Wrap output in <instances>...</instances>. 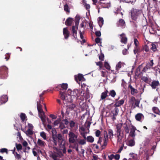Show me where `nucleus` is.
Instances as JSON below:
<instances>
[{"instance_id":"1","label":"nucleus","mask_w":160,"mask_h":160,"mask_svg":"<svg viewBox=\"0 0 160 160\" xmlns=\"http://www.w3.org/2000/svg\"><path fill=\"white\" fill-rule=\"evenodd\" d=\"M57 132L55 128L52 130V142H53L54 145L57 146L58 145L57 140L59 144L60 147H61L63 142L64 141L62 135L61 133L57 134Z\"/></svg>"},{"instance_id":"2","label":"nucleus","mask_w":160,"mask_h":160,"mask_svg":"<svg viewBox=\"0 0 160 160\" xmlns=\"http://www.w3.org/2000/svg\"><path fill=\"white\" fill-rule=\"evenodd\" d=\"M68 88V84L66 83H63L58 85L56 88H53V90L59 91L60 94L66 93L65 92Z\"/></svg>"},{"instance_id":"3","label":"nucleus","mask_w":160,"mask_h":160,"mask_svg":"<svg viewBox=\"0 0 160 160\" xmlns=\"http://www.w3.org/2000/svg\"><path fill=\"white\" fill-rule=\"evenodd\" d=\"M8 69L6 66L0 67V79H5L8 76Z\"/></svg>"},{"instance_id":"4","label":"nucleus","mask_w":160,"mask_h":160,"mask_svg":"<svg viewBox=\"0 0 160 160\" xmlns=\"http://www.w3.org/2000/svg\"><path fill=\"white\" fill-rule=\"evenodd\" d=\"M104 139H103V145H101V149L102 150L106 148L107 145V143L109 142V135L107 131L105 130L103 131Z\"/></svg>"},{"instance_id":"5","label":"nucleus","mask_w":160,"mask_h":160,"mask_svg":"<svg viewBox=\"0 0 160 160\" xmlns=\"http://www.w3.org/2000/svg\"><path fill=\"white\" fill-rule=\"evenodd\" d=\"M82 92L80 89H75L72 92V96H69V98H75L76 100H77L81 94Z\"/></svg>"},{"instance_id":"6","label":"nucleus","mask_w":160,"mask_h":160,"mask_svg":"<svg viewBox=\"0 0 160 160\" xmlns=\"http://www.w3.org/2000/svg\"><path fill=\"white\" fill-rule=\"evenodd\" d=\"M68 137H69L68 141L70 143H74L78 138L77 135L71 131L69 132Z\"/></svg>"},{"instance_id":"7","label":"nucleus","mask_w":160,"mask_h":160,"mask_svg":"<svg viewBox=\"0 0 160 160\" xmlns=\"http://www.w3.org/2000/svg\"><path fill=\"white\" fill-rule=\"evenodd\" d=\"M139 11H131V17L132 19L136 20L139 15Z\"/></svg>"},{"instance_id":"8","label":"nucleus","mask_w":160,"mask_h":160,"mask_svg":"<svg viewBox=\"0 0 160 160\" xmlns=\"http://www.w3.org/2000/svg\"><path fill=\"white\" fill-rule=\"evenodd\" d=\"M120 36L121 42L125 44H126L127 43L128 38L125 34L124 33H122L120 35Z\"/></svg>"},{"instance_id":"9","label":"nucleus","mask_w":160,"mask_h":160,"mask_svg":"<svg viewBox=\"0 0 160 160\" xmlns=\"http://www.w3.org/2000/svg\"><path fill=\"white\" fill-rule=\"evenodd\" d=\"M72 34L74 38L76 39L77 38V31L78 28H77V27L74 26H72Z\"/></svg>"},{"instance_id":"10","label":"nucleus","mask_w":160,"mask_h":160,"mask_svg":"<svg viewBox=\"0 0 160 160\" xmlns=\"http://www.w3.org/2000/svg\"><path fill=\"white\" fill-rule=\"evenodd\" d=\"M136 130V128L133 125H132L131 128L130 129V132L129 134V136L133 138H134L135 137L136 134H135V131Z\"/></svg>"},{"instance_id":"11","label":"nucleus","mask_w":160,"mask_h":160,"mask_svg":"<svg viewBox=\"0 0 160 160\" xmlns=\"http://www.w3.org/2000/svg\"><path fill=\"white\" fill-rule=\"evenodd\" d=\"M37 108L38 110L39 114H44V113L42 109V105L40 103V102L37 101Z\"/></svg>"},{"instance_id":"12","label":"nucleus","mask_w":160,"mask_h":160,"mask_svg":"<svg viewBox=\"0 0 160 160\" xmlns=\"http://www.w3.org/2000/svg\"><path fill=\"white\" fill-rule=\"evenodd\" d=\"M60 97L61 99L64 100L66 102H70V99H71L72 98H69V97H68V96L66 95V93H62V94H60Z\"/></svg>"},{"instance_id":"13","label":"nucleus","mask_w":160,"mask_h":160,"mask_svg":"<svg viewBox=\"0 0 160 160\" xmlns=\"http://www.w3.org/2000/svg\"><path fill=\"white\" fill-rule=\"evenodd\" d=\"M129 155L131 158L129 159H131V160H139L140 159L139 155L136 154L132 152L130 153Z\"/></svg>"},{"instance_id":"14","label":"nucleus","mask_w":160,"mask_h":160,"mask_svg":"<svg viewBox=\"0 0 160 160\" xmlns=\"http://www.w3.org/2000/svg\"><path fill=\"white\" fill-rule=\"evenodd\" d=\"M119 99V97L117 99H116L115 100V101H117L114 105V106L115 107H119L121 105H122L124 103V100L123 99H121L118 101Z\"/></svg>"},{"instance_id":"15","label":"nucleus","mask_w":160,"mask_h":160,"mask_svg":"<svg viewBox=\"0 0 160 160\" xmlns=\"http://www.w3.org/2000/svg\"><path fill=\"white\" fill-rule=\"evenodd\" d=\"M8 98L7 95H2L0 97V105L6 103L8 101Z\"/></svg>"},{"instance_id":"16","label":"nucleus","mask_w":160,"mask_h":160,"mask_svg":"<svg viewBox=\"0 0 160 160\" xmlns=\"http://www.w3.org/2000/svg\"><path fill=\"white\" fill-rule=\"evenodd\" d=\"M63 32L65 39H68L70 33L69 31L67 29V28H63Z\"/></svg>"},{"instance_id":"17","label":"nucleus","mask_w":160,"mask_h":160,"mask_svg":"<svg viewBox=\"0 0 160 160\" xmlns=\"http://www.w3.org/2000/svg\"><path fill=\"white\" fill-rule=\"evenodd\" d=\"M37 145H35L36 147H38V146L41 147H44L46 144L45 142L40 139H38L37 142Z\"/></svg>"},{"instance_id":"18","label":"nucleus","mask_w":160,"mask_h":160,"mask_svg":"<svg viewBox=\"0 0 160 160\" xmlns=\"http://www.w3.org/2000/svg\"><path fill=\"white\" fill-rule=\"evenodd\" d=\"M159 84V82L158 81L154 80L152 82L150 86L152 89H155L158 86Z\"/></svg>"},{"instance_id":"19","label":"nucleus","mask_w":160,"mask_h":160,"mask_svg":"<svg viewBox=\"0 0 160 160\" xmlns=\"http://www.w3.org/2000/svg\"><path fill=\"white\" fill-rule=\"evenodd\" d=\"M84 79L83 75L81 74H78V75L75 76V81L78 82V80L81 81L82 80V79Z\"/></svg>"},{"instance_id":"20","label":"nucleus","mask_w":160,"mask_h":160,"mask_svg":"<svg viewBox=\"0 0 160 160\" xmlns=\"http://www.w3.org/2000/svg\"><path fill=\"white\" fill-rule=\"evenodd\" d=\"M73 21V20L72 18H68L66 19L65 22V24L67 26H70L71 25Z\"/></svg>"},{"instance_id":"21","label":"nucleus","mask_w":160,"mask_h":160,"mask_svg":"<svg viewBox=\"0 0 160 160\" xmlns=\"http://www.w3.org/2000/svg\"><path fill=\"white\" fill-rule=\"evenodd\" d=\"M108 92L107 90H106L105 91L102 92L101 95L100 100H103L104 99L108 96Z\"/></svg>"},{"instance_id":"22","label":"nucleus","mask_w":160,"mask_h":160,"mask_svg":"<svg viewBox=\"0 0 160 160\" xmlns=\"http://www.w3.org/2000/svg\"><path fill=\"white\" fill-rule=\"evenodd\" d=\"M127 145L130 147L134 146L135 145V142L134 140V138H133V139H130L127 142Z\"/></svg>"},{"instance_id":"23","label":"nucleus","mask_w":160,"mask_h":160,"mask_svg":"<svg viewBox=\"0 0 160 160\" xmlns=\"http://www.w3.org/2000/svg\"><path fill=\"white\" fill-rule=\"evenodd\" d=\"M21 130L26 135L28 136H29L32 135L33 133V131L32 130H31L30 129H28L27 131H24L23 129H21Z\"/></svg>"},{"instance_id":"24","label":"nucleus","mask_w":160,"mask_h":160,"mask_svg":"<svg viewBox=\"0 0 160 160\" xmlns=\"http://www.w3.org/2000/svg\"><path fill=\"white\" fill-rule=\"evenodd\" d=\"M122 63L120 61L116 64V71L115 73H114L115 74H117L118 73V70L122 67Z\"/></svg>"},{"instance_id":"25","label":"nucleus","mask_w":160,"mask_h":160,"mask_svg":"<svg viewBox=\"0 0 160 160\" xmlns=\"http://www.w3.org/2000/svg\"><path fill=\"white\" fill-rule=\"evenodd\" d=\"M128 88L131 90L132 95H134V93H137V90L134 88L131 84L129 85Z\"/></svg>"},{"instance_id":"26","label":"nucleus","mask_w":160,"mask_h":160,"mask_svg":"<svg viewBox=\"0 0 160 160\" xmlns=\"http://www.w3.org/2000/svg\"><path fill=\"white\" fill-rule=\"evenodd\" d=\"M86 140L88 142L92 143L94 141V139L92 136H89L87 137Z\"/></svg>"},{"instance_id":"27","label":"nucleus","mask_w":160,"mask_h":160,"mask_svg":"<svg viewBox=\"0 0 160 160\" xmlns=\"http://www.w3.org/2000/svg\"><path fill=\"white\" fill-rule=\"evenodd\" d=\"M80 19V18L79 17L76 16L75 19V27H77V28H78Z\"/></svg>"},{"instance_id":"28","label":"nucleus","mask_w":160,"mask_h":160,"mask_svg":"<svg viewBox=\"0 0 160 160\" xmlns=\"http://www.w3.org/2000/svg\"><path fill=\"white\" fill-rule=\"evenodd\" d=\"M108 133L109 134V138L111 140L112 139L114 136L113 130L111 129H108Z\"/></svg>"},{"instance_id":"29","label":"nucleus","mask_w":160,"mask_h":160,"mask_svg":"<svg viewBox=\"0 0 160 160\" xmlns=\"http://www.w3.org/2000/svg\"><path fill=\"white\" fill-rule=\"evenodd\" d=\"M104 20L102 18L99 17L98 18V23L100 28H101L103 24Z\"/></svg>"},{"instance_id":"30","label":"nucleus","mask_w":160,"mask_h":160,"mask_svg":"<svg viewBox=\"0 0 160 160\" xmlns=\"http://www.w3.org/2000/svg\"><path fill=\"white\" fill-rule=\"evenodd\" d=\"M154 65L153 60H152L149 62L147 63L146 65L147 67H148L149 69H150Z\"/></svg>"},{"instance_id":"31","label":"nucleus","mask_w":160,"mask_h":160,"mask_svg":"<svg viewBox=\"0 0 160 160\" xmlns=\"http://www.w3.org/2000/svg\"><path fill=\"white\" fill-rule=\"evenodd\" d=\"M108 92L109 95L111 96L112 98H114L116 94L115 91L114 90H110Z\"/></svg>"},{"instance_id":"32","label":"nucleus","mask_w":160,"mask_h":160,"mask_svg":"<svg viewBox=\"0 0 160 160\" xmlns=\"http://www.w3.org/2000/svg\"><path fill=\"white\" fill-rule=\"evenodd\" d=\"M52 158L54 160H59V159H57V157H59L58 155V154L57 153V152H54L52 153L51 155Z\"/></svg>"},{"instance_id":"33","label":"nucleus","mask_w":160,"mask_h":160,"mask_svg":"<svg viewBox=\"0 0 160 160\" xmlns=\"http://www.w3.org/2000/svg\"><path fill=\"white\" fill-rule=\"evenodd\" d=\"M143 116L142 114L141 113H138L135 115V118L138 121H140L142 118V117Z\"/></svg>"},{"instance_id":"34","label":"nucleus","mask_w":160,"mask_h":160,"mask_svg":"<svg viewBox=\"0 0 160 160\" xmlns=\"http://www.w3.org/2000/svg\"><path fill=\"white\" fill-rule=\"evenodd\" d=\"M152 110L154 112L157 114L160 115V111L159 109L156 107H153L152 108Z\"/></svg>"},{"instance_id":"35","label":"nucleus","mask_w":160,"mask_h":160,"mask_svg":"<svg viewBox=\"0 0 160 160\" xmlns=\"http://www.w3.org/2000/svg\"><path fill=\"white\" fill-rule=\"evenodd\" d=\"M151 45L152 47L150 48V49L153 52H156L157 50L156 45L153 43H152Z\"/></svg>"},{"instance_id":"36","label":"nucleus","mask_w":160,"mask_h":160,"mask_svg":"<svg viewBox=\"0 0 160 160\" xmlns=\"http://www.w3.org/2000/svg\"><path fill=\"white\" fill-rule=\"evenodd\" d=\"M142 50H144L146 52H148L149 51V47L146 44L142 46Z\"/></svg>"},{"instance_id":"37","label":"nucleus","mask_w":160,"mask_h":160,"mask_svg":"<svg viewBox=\"0 0 160 160\" xmlns=\"http://www.w3.org/2000/svg\"><path fill=\"white\" fill-rule=\"evenodd\" d=\"M118 22L120 26L122 27L124 26L125 25V22L124 20L122 19H120L119 20Z\"/></svg>"},{"instance_id":"38","label":"nucleus","mask_w":160,"mask_h":160,"mask_svg":"<svg viewBox=\"0 0 160 160\" xmlns=\"http://www.w3.org/2000/svg\"><path fill=\"white\" fill-rule=\"evenodd\" d=\"M114 111H112V113L113 114H114V115L117 116L119 112L118 109L117 107H115V108L114 109Z\"/></svg>"},{"instance_id":"39","label":"nucleus","mask_w":160,"mask_h":160,"mask_svg":"<svg viewBox=\"0 0 160 160\" xmlns=\"http://www.w3.org/2000/svg\"><path fill=\"white\" fill-rule=\"evenodd\" d=\"M73 144L72 145L70 144L69 146V148H72L73 149H74L75 148H76L77 147H78V144L76 142V141L74 143H73Z\"/></svg>"},{"instance_id":"40","label":"nucleus","mask_w":160,"mask_h":160,"mask_svg":"<svg viewBox=\"0 0 160 160\" xmlns=\"http://www.w3.org/2000/svg\"><path fill=\"white\" fill-rule=\"evenodd\" d=\"M16 148L18 151L21 150L22 148V147L21 144H18L17 143H15Z\"/></svg>"},{"instance_id":"41","label":"nucleus","mask_w":160,"mask_h":160,"mask_svg":"<svg viewBox=\"0 0 160 160\" xmlns=\"http://www.w3.org/2000/svg\"><path fill=\"white\" fill-rule=\"evenodd\" d=\"M26 117L25 114L23 113H21L20 115V117L21 120H22V122L24 121L26 119Z\"/></svg>"},{"instance_id":"42","label":"nucleus","mask_w":160,"mask_h":160,"mask_svg":"<svg viewBox=\"0 0 160 160\" xmlns=\"http://www.w3.org/2000/svg\"><path fill=\"white\" fill-rule=\"evenodd\" d=\"M102 6L103 8H108L111 6V5L110 3H107L103 4Z\"/></svg>"},{"instance_id":"43","label":"nucleus","mask_w":160,"mask_h":160,"mask_svg":"<svg viewBox=\"0 0 160 160\" xmlns=\"http://www.w3.org/2000/svg\"><path fill=\"white\" fill-rule=\"evenodd\" d=\"M122 134H123V133H122ZM123 135H117V141L118 142H122V139L123 138Z\"/></svg>"},{"instance_id":"44","label":"nucleus","mask_w":160,"mask_h":160,"mask_svg":"<svg viewBox=\"0 0 160 160\" xmlns=\"http://www.w3.org/2000/svg\"><path fill=\"white\" fill-rule=\"evenodd\" d=\"M40 136L44 140L47 139L46 133L44 132H41L40 133Z\"/></svg>"},{"instance_id":"45","label":"nucleus","mask_w":160,"mask_h":160,"mask_svg":"<svg viewBox=\"0 0 160 160\" xmlns=\"http://www.w3.org/2000/svg\"><path fill=\"white\" fill-rule=\"evenodd\" d=\"M134 98L135 100V102L134 103V108H135L136 107H139V104L140 103V101L138 99H135V98L134 97Z\"/></svg>"},{"instance_id":"46","label":"nucleus","mask_w":160,"mask_h":160,"mask_svg":"<svg viewBox=\"0 0 160 160\" xmlns=\"http://www.w3.org/2000/svg\"><path fill=\"white\" fill-rule=\"evenodd\" d=\"M104 66L107 69L110 70V66L107 62L105 61V62Z\"/></svg>"},{"instance_id":"47","label":"nucleus","mask_w":160,"mask_h":160,"mask_svg":"<svg viewBox=\"0 0 160 160\" xmlns=\"http://www.w3.org/2000/svg\"><path fill=\"white\" fill-rule=\"evenodd\" d=\"M122 127V124L121 123L118 124L116 125V128L117 131L121 130V128Z\"/></svg>"},{"instance_id":"48","label":"nucleus","mask_w":160,"mask_h":160,"mask_svg":"<svg viewBox=\"0 0 160 160\" xmlns=\"http://www.w3.org/2000/svg\"><path fill=\"white\" fill-rule=\"evenodd\" d=\"M134 44H135V47H136L138 46V44H139V42L138 41L137 39L136 38H134Z\"/></svg>"},{"instance_id":"49","label":"nucleus","mask_w":160,"mask_h":160,"mask_svg":"<svg viewBox=\"0 0 160 160\" xmlns=\"http://www.w3.org/2000/svg\"><path fill=\"white\" fill-rule=\"evenodd\" d=\"M61 148H62V149L61 150L62 151V152L63 153H65L66 152V149L65 147L64 143L62 144V145H61V147H60Z\"/></svg>"},{"instance_id":"50","label":"nucleus","mask_w":160,"mask_h":160,"mask_svg":"<svg viewBox=\"0 0 160 160\" xmlns=\"http://www.w3.org/2000/svg\"><path fill=\"white\" fill-rule=\"evenodd\" d=\"M10 55L11 53H8L5 54V59H6L7 61L9 59Z\"/></svg>"},{"instance_id":"51","label":"nucleus","mask_w":160,"mask_h":160,"mask_svg":"<svg viewBox=\"0 0 160 160\" xmlns=\"http://www.w3.org/2000/svg\"><path fill=\"white\" fill-rule=\"evenodd\" d=\"M15 157V158L19 160V159L21 158V156L20 155L17 153V152H16V153L14 155Z\"/></svg>"},{"instance_id":"52","label":"nucleus","mask_w":160,"mask_h":160,"mask_svg":"<svg viewBox=\"0 0 160 160\" xmlns=\"http://www.w3.org/2000/svg\"><path fill=\"white\" fill-rule=\"evenodd\" d=\"M66 127L64 125V124L62 122H61L60 123L59 128L61 129H62L65 128Z\"/></svg>"},{"instance_id":"53","label":"nucleus","mask_w":160,"mask_h":160,"mask_svg":"<svg viewBox=\"0 0 160 160\" xmlns=\"http://www.w3.org/2000/svg\"><path fill=\"white\" fill-rule=\"evenodd\" d=\"M44 115V114H42L39 115L40 117L41 118V119L43 122H45L46 121L45 118L43 116V115Z\"/></svg>"},{"instance_id":"54","label":"nucleus","mask_w":160,"mask_h":160,"mask_svg":"<svg viewBox=\"0 0 160 160\" xmlns=\"http://www.w3.org/2000/svg\"><path fill=\"white\" fill-rule=\"evenodd\" d=\"M104 55L102 53H101L100 55L99 56V59L101 61H102L104 60Z\"/></svg>"},{"instance_id":"55","label":"nucleus","mask_w":160,"mask_h":160,"mask_svg":"<svg viewBox=\"0 0 160 160\" xmlns=\"http://www.w3.org/2000/svg\"><path fill=\"white\" fill-rule=\"evenodd\" d=\"M6 152L7 154L8 153V149L6 148H2L0 150V153Z\"/></svg>"},{"instance_id":"56","label":"nucleus","mask_w":160,"mask_h":160,"mask_svg":"<svg viewBox=\"0 0 160 160\" xmlns=\"http://www.w3.org/2000/svg\"><path fill=\"white\" fill-rule=\"evenodd\" d=\"M75 123L72 120L69 123L70 126L71 128L74 127L75 126Z\"/></svg>"},{"instance_id":"57","label":"nucleus","mask_w":160,"mask_h":160,"mask_svg":"<svg viewBox=\"0 0 160 160\" xmlns=\"http://www.w3.org/2000/svg\"><path fill=\"white\" fill-rule=\"evenodd\" d=\"M61 150L58 149L57 151V153H58V155L59 156V157L63 156V155L62 152V151Z\"/></svg>"},{"instance_id":"58","label":"nucleus","mask_w":160,"mask_h":160,"mask_svg":"<svg viewBox=\"0 0 160 160\" xmlns=\"http://www.w3.org/2000/svg\"><path fill=\"white\" fill-rule=\"evenodd\" d=\"M78 143L80 145H84L86 144V141L84 139H81L79 141Z\"/></svg>"},{"instance_id":"59","label":"nucleus","mask_w":160,"mask_h":160,"mask_svg":"<svg viewBox=\"0 0 160 160\" xmlns=\"http://www.w3.org/2000/svg\"><path fill=\"white\" fill-rule=\"evenodd\" d=\"M101 134V132L99 130H97L95 132V136L97 137H100V135Z\"/></svg>"},{"instance_id":"60","label":"nucleus","mask_w":160,"mask_h":160,"mask_svg":"<svg viewBox=\"0 0 160 160\" xmlns=\"http://www.w3.org/2000/svg\"><path fill=\"white\" fill-rule=\"evenodd\" d=\"M67 93V94H66V95H67L68 94L69 97V96H71L72 95V91L70 89H68Z\"/></svg>"},{"instance_id":"61","label":"nucleus","mask_w":160,"mask_h":160,"mask_svg":"<svg viewBox=\"0 0 160 160\" xmlns=\"http://www.w3.org/2000/svg\"><path fill=\"white\" fill-rule=\"evenodd\" d=\"M148 69H149L148 68V67H147V66L146 65L145 67L143 68L142 70V71L141 73L142 74L144 72H145L147 71Z\"/></svg>"},{"instance_id":"62","label":"nucleus","mask_w":160,"mask_h":160,"mask_svg":"<svg viewBox=\"0 0 160 160\" xmlns=\"http://www.w3.org/2000/svg\"><path fill=\"white\" fill-rule=\"evenodd\" d=\"M125 131L126 133H128L129 132V129L127 125L124 127Z\"/></svg>"},{"instance_id":"63","label":"nucleus","mask_w":160,"mask_h":160,"mask_svg":"<svg viewBox=\"0 0 160 160\" xmlns=\"http://www.w3.org/2000/svg\"><path fill=\"white\" fill-rule=\"evenodd\" d=\"M97 65L100 68H101L102 66V63L101 62H96Z\"/></svg>"},{"instance_id":"64","label":"nucleus","mask_w":160,"mask_h":160,"mask_svg":"<svg viewBox=\"0 0 160 160\" xmlns=\"http://www.w3.org/2000/svg\"><path fill=\"white\" fill-rule=\"evenodd\" d=\"M108 158L109 160H113L114 158V155L113 154H111L108 156Z\"/></svg>"}]
</instances>
